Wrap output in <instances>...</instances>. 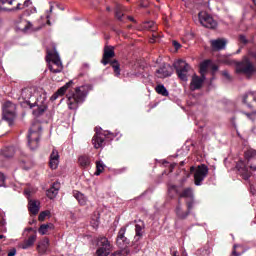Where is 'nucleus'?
Segmentation results:
<instances>
[{
	"mask_svg": "<svg viewBox=\"0 0 256 256\" xmlns=\"http://www.w3.org/2000/svg\"><path fill=\"white\" fill-rule=\"evenodd\" d=\"M28 209L32 215H37V213H39V201L30 200L28 203Z\"/></svg>",
	"mask_w": 256,
	"mask_h": 256,
	"instance_id": "c85d7f7f",
	"label": "nucleus"
},
{
	"mask_svg": "<svg viewBox=\"0 0 256 256\" xmlns=\"http://www.w3.org/2000/svg\"><path fill=\"white\" fill-rule=\"evenodd\" d=\"M97 256H109L111 251H113V245L109 242V239L105 236L98 237L97 239Z\"/></svg>",
	"mask_w": 256,
	"mask_h": 256,
	"instance_id": "1a4fd4ad",
	"label": "nucleus"
},
{
	"mask_svg": "<svg viewBox=\"0 0 256 256\" xmlns=\"http://www.w3.org/2000/svg\"><path fill=\"white\" fill-rule=\"evenodd\" d=\"M176 215L179 217V219H186L189 215V211L183 212V208L181 207V202H178V205L176 207Z\"/></svg>",
	"mask_w": 256,
	"mask_h": 256,
	"instance_id": "2f4dec72",
	"label": "nucleus"
},
{
	"mask_svg": "<svg viewBox=\"0 0 256 256\" xmlns=\"http://www.w3.org/2000/svg\"><path fill=\"white\" fill-rule=\"evenodd\" d=\"M46 61L51 73H61L63 71V62H61V57H59L56 50L47 52Z\"/></svg>",
	"mask_w": 256,
	"mask_h": 256,
	"instance_id": "0eeeda50",
	"label": "nucleus"
},
{
	"mask_svg": "<svg viewBox=\"0 0 256 256\" xmlns=\"http://www.w3.org/2000/svg\"><path fill=\"white\" fill-rule=\"evenodd\" d=\"M135 243L133 244V253H139L141 251V243H137L141 237H143V225L141 224H136L135 225Z\"/></svg>",
	"mask_w": 256,
	"mask_h": 256,
	"instance_id": "dca6fc26",
	"label": "nucleus"
},
{
	"mask_svg": "<svg viewBox=\"0 0 256 256\" xmlns=\"http://www.w3.org/2000/svg\"><path fill=\"white\" fill-rule=\"evenodd\" d=\"M245 157L248 161L253 160V162L249 165V168L251 169V171H256V150L249 149L245 152Z\"/></svg>",
	"mask_w": 256,
	"mask_h": 256,
	"instance_id": "5701e85b",
	"label": "nucleus"
},
{
	"mask_svg": "<svg viewBox=\"0 0 256 256\" xmlns=\"http://www.w3.org/2000/svg\"><path fill=\"white\" fill-rule=\"evenodd\" d=\"M74 85L73 81L70 80L67 82L64 86L60 87L52 96H51V101H57L59 97H63L65 93H67V90L70 89V87Z\"/></svg>",
	"mask_w": 256,
	"mask_h": 256,
	"instance_id": "a211bd4d",
	"label": "nucleus"
},
{
	"mask_svg": "<svg viewBox=\"0 0 256 256\" xmlns=\"http://www.w3.org/2000/svg\"><path fill=\"white\" fill-rule=\"evenodd\" d=\"M125 233H127V228L122 227L118 231V235L116 238V244L121 249L111 254V256H127L131 253L129 248H126L129 245V239L125 237Z\"/></svg>",
	"mask_w": 256,
	"mask_h": 256,
	"instance_id": "7ed1b4c3",
	"label": "nucleus"
},
{
	"mask_svg": "<svg viewBox=\"0 0 256 256\" xmlns=\"http://www.w3.org/2000/svg\"><path fill=\"white\" fill-rule=\"evenodd\" d=\"M3 120L7 121L9 125L13 124L15 120V104L6 102L3 105Z\"/></svg>",
	"mask_w": 256,
	"mask_h": 256,
	"instance_id": "ddd939ff",
	"label": "nucleus"
},
{
	"mask_svg": "<svg viewBox=\"0 0 256 256\" xmlns=\"http://www.w3.org/2000/svg\"><path fill=\"white\" fill-rule=\"evenodd\" d=\"M209 65H211V60H205L200 64V73L202 77H205V73H207V69H209Z\"/></svg>",
	"mask_w": 256,
	"mask_h": 256,
	"instance_id": "72a5a7b5",
	"label": "nucleus"
},
{
	"mask_svg": "<svg viewBox=\"0 0 256 256\" xmlns=\"http://www.w3.org/2000/svg\"><path fill=\"white\" fill-rule=\"evenodd\" d=\"M59 189H61V184L59 182H54L52 187L46 192L47 197H49V199H55L59 194Z\"/></svg>",
	"mask_w": 256,
	"mask_h": 256,
	"instance_id": "4be33fe9",
	"label": "nucleus"
},
{
	"mask_svg": "<svg viewBox=\"0 0 256 256\" xmlns=\"http://www.w3.org/2000/svg\"><path fill=\"white\" fill-rule=\"evenodd\" d=\"M53 11V6L50 7V12Z\"/></svg>",
	"mask_w": 256,
	"mask_h": 256,
	"instance_id": "6e6d98bb",
	"label": "nucleus"
},
{
	"mask_svg": "<svg viewBox=\"0 0 256 256\" xmlns=\"http://www.w3.org/2000/svg\"><path fill=\"white\" fill-rule=\"evenodd\" d=\"M172 189H177V186H172Z\"/></svg>",
	"mask_w": 256,
	"mask_h": 256,
	"instance_id": "4d7b16f0",
	"label": "nucleus"
},
{
	"mask_svg": "<svg viewBox=\"0 0 256 256\" xmlns=\"http://www.w3.org/2000/svg\"><path fill=\"white\" fill-rule=\"evenodd\" d=\"M14 3H17V0H0V11H21V9H25V6L19 2L15 8L10 9L9 6Z\"/></svg>",
	"mask_w": 256,
	"mask_h": 256,
	"instance_id": "2eb2a0df",
	"label": "nucleus"
},
{
	"mask_svg": "<svg viewBox=\"0 0 256 256\" xmlns=\"http://www.w3.org/2000/svg\"><path fill=\"white\" fill-rule=\"evenodd\" d=\"M172 45L173 47H175L176 50L181 49V44L175 40L172 42Z\"/></svg>",
	"mask_w": 256,
	"mask_h": 256,
	"instance_id": "37998d69",
	"label": "nucleus"
},
{
	"mask_svg": "<svg viewBox=\"0 0 256 256\" xmlns=\"http://www.w3.org/2000/svg\"><path fill=\"white\" fill-rule=\"evenodd\" d=\"M72 195L78 201L79 205H82V207H84V205H87V197L85 196V194H83L77 190H74L72 192Z\"/></svg>",
	"mask_w": 256,
	"mask_h": 256,
	"instance_id": "cd10ccee",
	"label": "nucleus"
},
{
	"mask_svg": "<svg viewBox=\"0 0 256 256\" xmlns=\"http://www.w3.org/2000/svg\"><path fill=\"white\" fill-rule=\"evenodd\" d=\"M236 73L246 75V77H253L256 73L255 64L249 57L244 56L240 62L236 63Z\"/></svg>",
	"mask_w": 256,
	"mask_h": 256,
	"instance_id": "423d86ee",
	"label": "nucleus"
},
{
	"mask_svg": "<svg viewBox=\"0 0 256 256\" xmlns=\"http://www.w3.org/2000/svg\"><path fill=\"white\" fill-rule=\"evenodd\" d=\"M233 255H235V256H239V254H237V252L234 250L233 252Z\"/></svg>",
	"mask_w": 256,
	"mask_h": 256,
	"instance_id": "864d4df0",
	"label": "nucleus"
},
{
	"mask_svg": "<svg viewBox=\"0 0 256 256\" xmlns=\"http://www.w3.org/2000/svg\"><path fill=\"white\" fill-rule=\"evenodd\" d=\"M236 169H238V173L245 181H249V179H251V175H253V173L249 171V168L247 167V165H245V162L240 160L236 164Z\"/></svg>",
	"mask_w": 256,
	"mask_h": 256,
	"instance_id": "f3484780",
	"label": "nucleus"
},
{
	"mask_svg": "<svg viewBox=\"0 0 256 256\" xmlns=\"http://www.w3.org/2000/svg\"><path fill=\"white\" fill-rule=\"evenodd\" d=\"M156 75L159 79H165V77H171V66L164 64L162 67H160L158 70H156Z\"/></svg>",
	"mask_w": 256,
	"mask_h": 256,
	"instance_id": "aec40b11",
	"label": "nucleus"
},
{
	"mask_svg": "<svg viewBox=\"0 0 256 256\" xmlns=\"http://www.w3.org/2000/svg\"><path fill=\"white\" fill-rule=\"evenodd\" d=\"M123 11H125V8H123V6H121V5L116 6L115 15H116V18L118 19V21H123V17L125 16Z\"/></svg>",
	"mask_w": 256,
	"mask_h": 256,
	"instance_id": "473e14b6",
	"label": "nucleus"
},
{
	"mask_svg": "<svg viewBox=\"0 0 256 256\" xmlns=\"http://www.w3.org/2000/svg\"><path fill=\"white\" fill-rule=\"evenodd\" d=\"M142 27L147 31H155L157 29V25H155V22L153 21L144 22Z\"/></svg>",
	"mask_w": 256,
	"mask_h": 256,
	"instance_id": "c9c22d12",
	"label": "nucleus"
},
{
	"mask_svg": "<svg viewBox=\"0 0 256 256\" xmlns=\"http://www.w3.org/2000/svg\"><path fill=\"white\" fill-rule=\"evenodd\" d=\"M21 97L29 105L30 109H33L34 117H41L47 111V99L45 96H39L35 99L31 88L23 89Z\"/></svg>",
	"mask_w": 256,
	"mask_h": 256,
	"instance_id": "f257e3e1",
	"label": "nucleus"
},
{
	"mask_svg": "<svg viewBox=\"0 0 256 256\" xmlns=\"http://www.w3.org/2000/svg\"><path fill=\"white\" fill-rule=\"evenodd\" d=\"M31 192H29V190H25V194L26 195H30Z\"/></svg>",
	"mask_w": 256,
	"mask_h": 256,
	"instance_id": "603ef678",
	"label": "nucleus"
},
{
	"mask_svg": "<svg viewBox=\"0 0 256 256\" xmlns=\"http://www.w3.org/2000/svg\"><path fill=\"white\" fill-rule=\"evenodd\" d=\"M198 17L201 25L206 29H215L217 27V21L209 13L202 11L198 14Z\"/></svg>",
	"mask_w": 256,
	"mask_h": 256,
	"instance_id": "4468645a",
	"label": "nucleus"
},
{
	"mask_svg": "<svg viewBox=\"0 0 256 256\" xmlns=\"http://www.w3.org/2000/svg\"><path fill=\"white\" fill-rule=\"evenodd\" d=\"M89 94V86L83 85L76 87L74 92H69L67 97V106L68 109L76 111L79 109V105L85 101L87 95Z\"/></svg>",
	"mask_w": 256,
	"mask_h": 256,
	"instance_id": "f03ea898",
	"label": "nucleus"
},
{
	"mask_svg": "<svg viewBox=\"0 0 256 256\" xmlns=\"http://www.w3.org/2000/svg\"><path fill=\"white\" fill-rule=\"evenodd\" d=\"M103 171H105V164H103V162H101V161L96 162L95 175L99 176V175H101V173H103Z\"/></svg>",
	"mask_w": 256,
	"mask_h": 256,
	"instance_id": "4c0bfd02",
	"label": "nucleus"
},
{
	"mask_svg": "<svg viewBox=\"0 0 256 256\" xmlns=\"http://www.w3.org/2000/svg\"><path fill=\"white\" fill-rule=\"evenodd\" d=\"M59 157V151H57V149H53L49 160L50 169H57L59 167Z\"/></svg>",
	"mask_w": 256,
	"mask_h": 256,
	"instance_id": "412c9836",
	"label": "nucleus"
},
{
	"mask_svg": "<svg viewBox=\"0 0 256 256\" xmlns=\"http://www.w3.org/2000/svg\"><path fill=\"white\" fill-rule=\"evenodd\" d=\"M27 231H33V228H28Z\"/></svg>",
	"mask_w": 256,
	"mask_h": 256,
	"instance_id": "5fc2aeb1",
	"label": "nucleus"
},
{
	"mask_svg": "<svg viewBox=\"0 0 256 256\" xmlns=\"http://www.w3.org/2000/svg\"><path fill=\"white\" fill-rule=\"evenodd\" d=\"M239 41H240V43H243V45H247L249 43V41L247 40L245 35H240L239 36Z\"/></svg>",
	"mask_w": 256,
	"mask_h": 256,
	"instance_id": "ea45409f",
	"label": "nucleus"
},
{
	"mask_svg": "<svg viewBox=\"0 0 256 256\" xmlns=\"http://www.w3.org/2000/svg\"><path fill=\"white\" fill-rule=\"evenodd\" d=\"M3 237H5V236L1 235V236H0V239H3Z\"/></svg>",
	"mask_w": 256,
	"mask_h": 256,
	"instance_id": "13d9d810",
	"label": "nucleus"
},
{
	"mask_svg": "<svg viewBox=\"0 0 256 256\" xmlns=\"http://www.w3.org/2000/svg\"><path fill=\"white\" fill-rule=\"evenodd\" d=\"M5 185V175L0 172V187H3Z\"/></svg>",
	"mask_w": 256,
	"mask_h": 256,
	"instance_id": "a19ab883",
	"label": "nucleus"
},
{
	"mask_svg": "<svg viewBox=\"0 0 256 256\" xmlns=\"http://www.w3.org/2000/svg\"><path fill=\"white\" fill-rule=\"evenodd\" d=\"M113 137H115L113 133L96 131L92 138L94 149H103V147L106 145L105 139H113Z\"/></svg>",
	"mask_w": 256,
	"mask_h": 256,
	"instance_id": "9d476101",
	"label": "nucleus"
},
{
	"mask_svg": "<svg viewBox=\"0 0 256 256\" xmlns=\"http://www.w3.org/2000/svg\"><path fill=\"white\" fill-rule=\"evenodd\" d=\"M30 5H32L31 0H26L23 4V7H29Z\"/></svg>",
	"mask_w": 256,
	"mask_h": 256,
	"instance_id": "49530a36",
	"label": "nucleus"
},
{
	"mask_svg": "<svg viewBox=\"0 0 256 256\" xmlns=\"http://www.w3.org/2000/svg\"><path fill=\"white\" fill-rule=\"evenodd\" d=\"M47 215H49V211L41 212L38 216V221H45Z\"/></svg>",
	"mask_w": 256,
	"mask_h": 256,
	"instance_id": "58836bf2",
	"label": "nucleus"
},
{
	"mask_svg": "<svg viewBox=\"0 0 256 256\" xmlns=\"http://www.w3.org/2000/svg\"><path fill=\"white\" fill-rule=\"evenodd\" d=\"M35 241H37V234L30 235L28 239L24 240L22 244H20L21 249H29V247H33L35 245Z\"/></svg>",
	"mask_w": 256,
	"mask_h": 256,
	"instance_id": "bb28decb",
	"label": "nucleus"
},
{
	"mask_svg": "<svg viewBox=\"0 0 256 256\" xmlns=\"http://www.w3.org/2000/svg\"><path fill=\"white\" fill-rule=\"evenodd\" d=\"M194 203L195 202L193 201V198L190 200V202H187L188 211H191V209H193Z\"/></svg>",
	"mask_w": 256,
	"mask_h": 256,
	"instance_id": "79ce46f5",
	"label": "nucleus"
},
{
	"mask_svg": "<svg viewBox=\"0 0 256 256\" xmlns=\"http://www.w3.org/2000/svg\"><path fill=\"white\" fill-rule=\"evenodd\" d=\"M51 230H53L52 223L42 224L38 229V233H40V235H47V233H49V231H51Z\"/></svg>",
	"mask_w": 256,
	"mask_h": 256,
	"instance_id": "7c9ffc66",
	"label": "nucleus"
},
{
	"mask_svg": "<svg viewBox=\"0 0 256 256\" xmlns=\"http://www.w3.org/2000/svg\"><path fill=\"white\" fill-rule=\"evenodd\" d=\"M17 255V249L12 248L9 252H8V256H15Z\"/></svg>",
	"mask_w": 256,
	"mask_h": 256,
	"instance_id": "a18cd8bd",
	"label": "nucleus"
},
{
	"mask_svg": "<svg viewBox=\"0 0 256 256\" xmlns=\"http://www.w3.org/2000/svg\"><path fill=\"white\" fill-rule=\"evenodd\" d=\"M180 197H182L184 199H193V189L192 188L184 189L181 192Z\"/></svg>",
	"mask_w": 256,
	"mask_h": 256,
	"instance_id": "f704fd0d",
	"label": "nucleus"
},
{
	"mask_svg": "<svg viewBox=\"0 0 256 256\" xmlns=\"http://www.w3.org/2000/svg\"><path fill=\"white\" fill-rule=\"evenodd\" d=\"M174 68L176 69L179 79H181V81H187V74L191 70V66H189L184 60H178L174 63Z\"/></svg>",
	"mask_w": 256,
	"mask_h": 256,
	"instance_id": "f8f14e48",
	"label": "nucleus"
},
{
	"mask_svg": "<svg viewBox=\"0 0 256 256\" xmlns=\"http://www.w3.org/2000/svg\"><path fill=\"white\" fill-rule=\"evenodd\" d=\"M156 92L158 93V95H163V97L169 96V91H167V88H165L164 85L156 86Z\"/></svg>",
	"mask_w": 256,
	"mask_h": 256,
	"instance_id": "e433bc0d",
	"label": "nucleus"
},
{
	"mask_svg": "<svg viewBox=\"0 0 256 256\" xmlns=\"http://www.w3.org/2000/svg\"><path fill=\"white\" fill-rule=\"evenodd\" d=\"M28 25H31L28 22H25V27L22 29V31H27V29H29Z\"/></svg>",
	"mask_w": 256,
	"mask_h": 256,
	"instance_id": "09e8293b",
	"label": "nucleus"
},
{
	"mask_svg": "<svg viewBox=\"0 0 256 256\" xmlns=\"http://www.w3.org/2000/svg\"><path fill=\"white\" fill-rule=\"evenodd\" d=\"M129 21H135V19L131 16H128Z\"/></svg>",
	"mask_w": 256,
	"mask_h": 256,
	"instance_id": "3c124183",
	"label": "nucleus"
},
{
	"mask_svg": "<svg viewBox=\"0 0 256 256\" xmlns=\"http://www.w3.org/2000/svg\"><path fill=\"white\" fill-rule=\"evenodd\" d=\"M190 171L191 173L194 171V183L197 186L201 185L205 181V177L209 175V168L205 164L199 165L196 169L192 166Z\"/></svg>",
	"mask_w": 256,
	"mask_h": 256,
	"instance_id": "9b49d317",
	"label": "nucleus"
},
{
	"mask_svg": "<svg viewBox=\"0 0 256 256\" xmlns=\"http://www.w3.org/2000/svg\"><path fill=\"white\" fill-rule=\"evenodd\" d=\"M211 47L213 51H221L227 45V41L225 39H216V40H211Z\"/></svg>",
	"mask_w": 256,
	"mask_h": 256,
	"instance_id": "a878e982",
	"label": "nucleus"
},
{
	"mask_svg": "<svg viewBox=\"0 0 256 256\" xmlns=\"http://www.w3.org/2000/svg\"><path fill=\"white\" fill-rule=\"evenodd\" d=\"M41 123L34 122L32 123L29 132H28V147L33 151L39 147V139H41Z\"/></svg>",
	"mask_w": 256,
	"mask_h": 256,
	"instance_id": "39448f33",
	"label": "nucleus"
},
{
	"mask_svg": "<svg viewBox=\"0 0 256 256\" xmlns=\"http://www.w3.org/2000/svg\"><path fill=\"white\" fill-rule=\"evenodd\" d=\"M16 149L13 146L6 147L2 150V153L0 154V161L5 157V159H11V157L15 156Z\"/></svg>",
	"mask_w": 256,
	"mask_h": 256,
	"instance_id": "393cba45",
	"label": "nucleus"
},
{
	"mask_svg": "<svg viewBox=\"0 0 256 256\" xmlns=\"http://www.w3.org/2000/svg\"><path fill=\"white\" fill-rule=\"evenodd\" d=\"M91 224L93 225V227H99V218L96 217V220H92Z\"/></svg>",
	"mask_w": 256,
	"mask_h": 256,
	"instance_id": "c03bdc74",
	"label": "nucleus"
},
{
	"mask_svg": "<svg viewBox=\"0 0 256 256\" xmlns=\"http://www.w3.org/2000/svg\"><path fill=\"white\" fill-rule=\"evenodd\" d=\"M223 76L226 77V79H231V76L229 75V72L223 71Z\"/></svg>",
	"mask_w": 256,
	"mask_h": 256,
	"instance_id": "de8ad7c7",
	"label": "nucleus"
},
{
	"mask_svg": "<svg viewBox=\"0 0 256 256\" xmlns=\"http://www.w3.org/2000/svg\"><path fill=\"white\" fill-rule=\"evenodd\" d=\"M205 81V76L199 77L197 75L192 76V80L190 83L191 91H197L203 87V83Z\"/></svg>",
	"mask_w": 256,
	"mask_h": 256,
	"instance_id": "6ab92c4d",
	"label": "nucleus"
},
{
	"mask_svg": "<svg viewBox=\"0 0 256 256\" xmlns=\"http://www.w3.org/2000/svg\"><path fill=\"white\" fill-rule=\"evenodd\" d=\"M183 256H186V255H183Z\"/></svg>",
	"mask_w": 256,
	"mask_h": 256,
	"instance_id": "052dcab7",
	"label": "nucleus"
},
{
	"mask_svg": "<svg viewBox=\"0 0 256 256\" xmlns=\"http://www.w3.org/2000/svg\"><path fill=\"white\" fill-rule=\"evenodd\" d=\"M37 251L40 255H45L49 251V238H44L38 243Z\"/></svg>",
	"mask_w": 256,
	"mask_h": 256,
	"instance_id": "b1692460",
	"label": "nucleus"
},
{
	"mask_svg": "<svg viewBox=\"0 0 256 256\" xmlns=\"http://www.w3.org/2000/svg\"><path fill=\"white\" fill-rule=\"evenodd\" d=\"M182 1H185V0H182Z\"/></svg>",
	"mask_w": 256,
	"mask_h": 256,
	"instance_id": "bf43d9fd",
	"label": "nucleus"
},
{
	"mask_svg": "<svg viewBox=\"0 0 256 256\" xmlns=\"http://www.w3.org/2000/svg\"><path fill=\"white\" fill-rule=\"evenodd\" d=\"M152 37H153V38L150 39V43H155V39H156L157 35H156V34H153Z\"/></svg>",
	"mask_w": 256,
	"mask_h": 256,
	"instance_id": "8fccbe9b",
	"label": "nucleus"
},
{
	"mask_svg": "<svg viewBox=\"0 0 256 256\" xmlns=\"http://www.w3.org/2000/svg\"><path fill=\"white\" fill-rule=\"evenodd\" d=\"M115 57V48L113 46H106L104 48L103 58L101 60L102 65H111L112 69H114V73L116 77L121 75V68L119 62L117 60L111 61Z\"/></svg>",
	"mask_w": 256,
	"mask_h": 256,
	"instance_id": "20e7f679",
	"label": "nucleus"
},
{
	"mask_svg": "<svg viewBox=\"0 0 256 256\" xmlns=\"http://www.w3.org/2000/svg\"><path fill=\"white\" fill-rule=\"evenodd\" d=\"M242 103L244 105V107H247L248 109H250V112H243L244 115H246V117L248 119H250V121H255L256 119V110H253V107H256V96L254 93H247L244 94L242 97Z\"/></svg>",
	"mask_w": 256,
	"mask_h": 256,
	"instance_id": "6e6552de",
	"label": "nucleus"
},
{
	"mask_svg": "<svg viewBox=\"0 0 256 256\" xmlns=\"http://www.w3.org/2000/svg\"><path fill=\"white\" fill-rule=\"evenodd\" d=\"M78 163L80 167H89V165H91V158H89L87 155H82L78 158Z\"/></svg>",
	"mask_w": 256,
	"mask_h": 256,
	"instance_id": "c756f323",
	"label": "nucleus"
}]
</instances>
